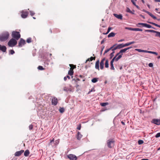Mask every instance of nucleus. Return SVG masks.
Instances as JSON below:
<instances>
[{"mask_svg": "<svg viewBox=\"0 0 160 160\" xmlns=\"http://www.w3.org/2000/svg\"><path fill=\"white\" fill-rule=\"evenodd\" d=\"M105 60V58H103L102 59V60H101L100 62H104Z\"/></svg>", "mask_w": 160, "mask_h": 160, "instance_id": "69168bd1", "label": "nucleus"}, {"mask_svg": "<svg viewBox=\"0 0 160 160\" xmlns=\"http://www.w3.org/2000/svg\"><path fill=\"white\" fill-rule=\"evenodd\" d=\"M146 27L148 28H152L153 29L155 30H157L156 29V28H155L152 27V26H151V25L148 24H146Z\"/></svg>", "mask_w": 160, "mask_h": 160, "instance_id": "cd10ccee", "label": "nucleus"}, {"mask_svg": "<svg viewBox=\"0 0 160 160\" xmlns=\"http://www.w3.org/2000/svg\"><path fill=\"white\" fill-rule=\"evenodd\" d=\"M44 64L45 65V66L46 67L48 65L49 63H48V61H45L44 62Z\"/></svg>", "mask_w": 160, "mask_h": 160, "instance_id": "09e8293b", "label": "nucleus"}, {"mask_svg": "<svg viewBox=\"0 0 160 160\" xmlns=\"http://www.w3.org/2000/svg\"><path fill=\"white\" fill-rule=\"evenodd\" d=\"M104 62H100V69L102 70L103 69L104 67Z\"/></svg>", "mask_w": 160, "mask_h": 160, "instance_id": "72a5a7b5", "label": "nucleus"}, {"mask_svg": "<svg viewBox=\"0 0 160 160\" xmlns=\"http://www.w3.org/2000/svg\"><path fill=\"white\" fill-rule=\"evenodd\" d=\"M132 48V47H128V48H125L124 49H121L119 52H120V53H125V52L128 50Z\"/></svg>", "mask_w": 160, "mask_h": 160, "instance_id": "9b49d317", "label": "nucleus"}, {"mask_svg": "<svg viewBox=\"0 0 160 160\" xmlns=\"http://www.w3.org/2000/svg\"><path fill=\"white\" fill-rule=\"evenodd\" d=\"M135 50L136 51H137L139 52H146V50H142L139 49H136Z\"/></svg>", "mask_w": 160, "mask_h": 160, "instance_id": "393cba45", "label": "nucleus"}, {"mask_svg": "<svg viewBox=\"0 0 160 160\" xmlns=\"http://www.w3.org/2000/svg\"><path fill=\"white\" fill-rule=\"evenodd\" d=\"M17 43V40L14 38H12L8 43V45L10 47H12L16 45Z\"/></svg>", "mask_w": 160, "mask_h": 160, "instance_id": "7ed1b4c3", "label": "nucleus"}, {"mask_svg": "<svg viewBox=\"0 0 160 160\" xmlns=\"http://www.w3.org/2000/svg\"><path fill=\"white\" fill-rule=\"evenodd\" d=\"M26 42L28 43H30L32 42V38H28L26 40Z\"/></svg>", "mask_w": 160, "mask_h": 160, "instance_id": "e433bc0d", "label": "nucleus"}, {"mask_svg": "<svg viewBox=\"0 0 160 160\" xmlns=\"http://www.w3.org/2000/svg\"><path fill=\"white\" fill-rule=\"evenodd\" d=\"M33 127V126L32 125V124L30 125L29 126V129L30 130H32V129Z\"/></svg>", "mask_w": 160, "mask_h": 160, "instance_id": "864d4df0", "label": "nucleus"}, {"mask_svg": "<svg viewBox=\"0 0 160 160\" xmlns=\"http://www.w3.org/2000/svg\"><path fill=\"white\" fill-rule=\"evenodd\" d=\"M9 34L8 32H5L0 35V41L4 42L6 41L9 38Z\"/></svg>", "mask_w": 160, "mask_h": 160, "instance_id": "f257e3e1", "label": "nucleus"}, {"mask_svg": "<svg viewBox=\"0 0 160 160\" xmlns=\"http://www.w3.org/2000/svg\"><path fill=\"white\" fill-rule=\"evenodd\" d=\"M12 36L13 38L16 40L19 39L21 37V35L19 32L13 31L12 33Z\"/></svg>", "mask_w": 160, "mask_h": 160, "instance_id": "f03ea898", "label": "nucleus"}, {"mask_svg": "<svg viewBox=\"0 0 160 160\" xmlns=\"http://www.w3.org/2000/svg\"><path fill=\"white\" fill-rule=\"evenodd\" d=\"M58 99L57 98L54 97L52 99V105H56L58 103Z\"/></svg>", "mask_w": 160, "mask_h": 160, "instance_id": "9d476101", "label": "nucleus"}, {"mask_svg": "<svg viewBox=\"0 0 160 160\" xmlns=\"http://www.w3.org/2000/svg\"><path fill=\"white\" fill-rule=\"evenodd\" d=\"M135 43V42L134 41H132L131 42H129L126 43H125V44H126V46H128L131 45V44H134Z\"/></svg>", "mask_w": 160, "mask_h": 160, "instance_id": "f704fd0d", "label": "nucleus"}, {"mask_svg": "<svg viewBox=\"0 0 160 160\" xmlns=\"http://www.w3.org/2000/svg\"><path fill=\"white\" fill-rule=\"evenodd\" d=\"M73 69L70 68L68 72V74L70 75V76H72L73 75Z\"/></svg>", "mask_w": 160, "mask_h": 160, "instance_id": "5701e85b", "label": "nucleus"}, {"mask_svg": "<svg viewBox=\"0 0 160 160\" xmlns=\"http://www.w3.org/2000/svg\"><path fill=\"white\" fill-rule=\"evenodd\" d=\"M114 54H113L112 53H111L110 54V59H111L112 57L114 56Z\"/></svg>", "mask_w": 160, "mask_h": 160, "instance_id": "6e6d98bb", "label": "nucleus"}, {"mask_svg": "<svg viewBox=\"0 0 160 160\" xmlns=\"http://www.w3.org/2000/svg\"><path fill=\"white\" fill-rule=\"evenodd\" d=\"M148 66L150 67H152L153 66V64L152 63H150L148 64Z\"/></svg>", "mask_w": 160, "mask_h": 160, "instance_id": "bf43d9fd", "label": "nucleus"}, {"mask_svg": "<svg viewBox=\"0 0 160 160\" xmlns=\"http://www.w3.org/2000/svg\"><path fill=\"white\" fill-rule=\"evenodd\" d=\"M26 43L25 41L22 38H21L18 42V46L22 47Z\"/></svg>", "mask_w": 160, "mask_h": 160, "instance_id": "0eeeda50", "label": "nucleus"}, {"mask_svg": "<svg viewBox=\"0 0 160 160\" xmlns=\"http://www.w3.org/2000/svg\"><path fill=\"white\" fill-rule=\"evenodd\" d=\"M81 125L80 124L79 126H78L77 128V129L78 130H80L81 129Z\"/></svg>", "mask_w": 160, "mask_h": 160, "instance_id": "680f3d73", "label": "nucleus"}, {"mask_svg": "<svg viewBox=\"0 0 160 160\" xmlns=\"http://www.w3.org/2000/svg\"><path fill=\"white\" fill-rule=\"evenodd\" d=\"M152 123L155 124L157 125H160V119H153L151 121Z\"/></svg>", "mask_w": 160, "mask_h": 160, "instance_id": "423d86ee", "label": "nucleus"}, {"mask_svg": "<svg viewBox=\"0 0 160 160\" xmlns=\"http://www.w3.org/2000/svg\"><path fill=\"white\" fill-rule=\"evenodd\" d=\"M126 11H127V12H129L130 13L132 14H134V11H133V12L131 11L128 8H127V9H126Z\"/></svg>", "mask_w": 160, "mask_h": 160, "instance_id": "4be33fe9", "label": "nucleus"}, {"mask_svg": "<svg viewBox=\"0 0 160 160\" xmlns=\"http://www.w3.org/2000/svg\"><path fill=\"white\" fill-rule=\"evenodd\" d=\"M109 49H107V50H106L105 52H104V54H105V53H107V52H109Z\"/></svg>", "mask_w": 160, "mask_h": 160, "instance_id": "052dcab7", "label": "nucleus"}, {"mask_svg": "<svg viewBox=\"0 0 160 160\" xmlns=\"http://www.w3.org/2000/svg\"><path fill=\"white\" fill-rule=\"evenodd\" d=\"M118 49V48L117 46V45L116 46H115L113 48H112V51H115V50L117 49Z\"/></svg>", "mask_w": 160, "mask_h": 160, "instance_id": "3c124183", "label": "nucleus"}, {"mask_svg": "<svg viewBox=\"0 0 160 160\" xmlns=\"http://www.w3.org/2000/svg\"><path fill=\"white\" fill-rule=\"evenodd\" d=\"M59 143V140H57L55 141V144L56 145H57Z\"/></svg>", "mask_w": 160, "mask_h": 160, "instance_id": "13d9d810", "label": "nucleus"}, {"mask_svg": "<svg viewBox=\"0 0 160 160\" xmlns=\"http://www.w3.org/2000/svg\"><path fill=\"white\" fill-rule=\"evenodd\" d=\"M30 153L29 151L28 150H26L24 152V154L25 157H28V156Z\"/></svg>", "mask_w": 160, "mask_h": 160, "instance_id": "a211bd4d", "label": "nucleus"}, {"mask_svg": "<svg viewBox=\"0 0 160 160\" xmlns=\"http://www.w3.org/2000/svg\"><path fill=\"white\" fill-rule=\"evenodd\" d=\"M146 53H151V54H153L156 55H158V53L156 52L151 51H146Z\"/></svg>", "mask_w": 160, "mask_h": 160, "instance_id": "7c9ffc66", "label": "nucleus"}, {"mask_svg": "<svg viewBox=\"0 0 160 160\" xmlns=\"http://www.w3.org/2000/svg\"><path fill=\"white\" fill-rule=\"evenodd\" d=\"M145 32H151L156 33V34L155 35V37H159L160 38V32L157 31L155 30H145Z\"/></svg>", "mask_w": 160, "mask_h": 160, "instance_id": "20e7f679", "label": "nucleus"}, {"mask_svg": "<svg viewBox=\"0 0 160 160\" xmlns=\"http://www.w3.org/2000/svg\"><path fill=\"white\" fill-rule=\"evenodd\" d=\"M108 102H103V103H101L100 104V105L101 106L103 107H104L107 105H108Z\"/></svg>", "mask_w": 160, "mask_h": 160, "instance_id": "c9c22d12", "label": "nucleus"}, {"mask_svg": "<svg viewBox=\"0 0 160 160\" xmlns=\"http://www.w3.org/2000/svg\"><path fill=\"white\" fill-rule=\"evenodd\" d=\"M142 30L141 29L139 28H134L133 31H142Z\"/></svg>", "mask_w": 160, "mask_h": 160, "instance_id": "ea45409f", "label": "nucleus"}, {"mask_svg": "<svg viewBox=\"0 0 160 160\" xmlns=\"http://www.w3.org/2000/svg\"><path fill=\"white\" fill-rule=\"evenodd\" d=\"M147 22L150 23V24H152V25H155V26H157L158 27H159V28H160V25H159L155 23H154V22H149V21H148Z\"/></svg>", "mask_w": 160, "mask_h": 160, "instance_id": "aec40b11", "label": "nucleus"}, {"mask_svg": "<svg viewBox=\"0 0 160 160\" xmlns=\"http://www.w3.org/2000/svg\"><path fill=\"white\" fill-rule=\"evenodd\" d=\"M38 68L40 70H44V69L43 68V67L41 66H38Z\"/></svg>", "mask_w": 160, "mask_h": 160, "instance_id": "79ce46f5", "label": "nucleus"}, {"mask_svg": "<svg viewBox=\"0 0 160 160\" xmlns=\"http://www.w3.org/2000/svg\"><path fill=\"white\" fill-rule=\"evenodd\" d=\"M96 58V57H91L90 58H88L87 60V62L89 61H92L93 60H95Z\"/></svg>", "mask_w": 160, "mask_h": 160, "instance_id": "2f4dec72", "label": "nucleus"}, {"mask_svg": "<svg viewBox=\"0 0 160 160\" xmlns=\"http://www.w3.org/2000/svg\"><path fill=\"white\" fill-rule=\"evenodd\" d=\"M99 60H98L96 62L95 66V68L98 69V70H99Z\"/></svg>", "mask_w": 160, "mask_h": 160, "instance_id": "dca6fc26", "label": "nucleus"}, {"mask_svg": "<svg viewBox=\"0 0 160 160\" xmlns=\"http://www.w3.org/2000/svg\"><path fill=\"white\" fill-rule=\"evenodd\" d=\"M7 50V48L5 46H2L0 44V50L2 51L3 52H6Z\"/></svg>", "mask_w": 160, "mask_h": 160, "instance_id": "ddd939ff", "label": "nucleus"}, {"mask_svg": "<svg viewBox=\"0 0 160 160\" xmlns=\"http://www.w3.org/2000/svg\"><path fill=\"white\" fill-rule=\"evenodd\" d=\"M105 67L106 68H108L109 67L108 61V60H106L105 62Z\"/></svg>", "mask_w": 160, "mask_h": 160, "instance_id": "473e14b6", "label": "nucleus"}, {"mask_svg": "<svg viewBox=\"0 0 160 160\" xmlns=\"http://www.w3.org/2000/svg\"><path fill=\"white\" fill-rule=\"evenodd\" d=\"M95 90H94V88H92L91 89V90H90L89 92L88 93V94H90L91 92H92L93 91L94 92L95 91Z\"/></svg>", "mask_w": 160, "mask_h": 160, "instance_id": "603ef678", "label": "nucleus"}, {"mask_svg": "<svg viewBox=\"0 0 160 160\" xmlns=\"http://www.w3.org/2000/svg\"><path fill=\"white\" fill-rule=\"evenodd\" d=\"M146 23H139L137 24V26L138 27H140L139 26H138V25H141L143 27H146Z\"/></svg>", "mask_w": 160, "mask_h": 160, "instance_id": "bb28decb", "label": "nucleus"}, {"mask_svg": "<svg viewBox=\"0 0 160 160\" xmlns=\"http://www.w3.org/2000/svg\"><path fill=\"white\" fill-rule=\"evenodd\" d=\"M111 28H111L110 27H108V31H107V32L106 33H103V34H104V35L108 34L110 32V31L111 30Z\"/></svg>", "mask_w": 160, "mask_h": 160, "instance_id": "4c0bfd02", "label": "nucleus"}, {"mask_svg": "<svg viewBox=\"0 0 160 160\" xmlns=\"http://www.w3.org/2000/svg\"><path fill=\"white\" fill-rule=\"evenodd\" d=\"M98 78H92V79L91 81H92V82L93 83H96L97 82H98Z\"/></svg>", "mask_w": 160, "mask_h": 160, "instance_id": "a878e982", "label": "nucleus"}, {"mask_svg": "<svg viewBox=\"0 0 160 160\" xmlns=\"http://www.w3.org/2000/svg\"><path fill=\"white\" fill-rule=\"evenodd\" d=\"M82 137V135L79 132H78L77 136V138L78 140H80Z\"/></svg>", "mask_w": 160, "mask_h": 160, "instance_id": "412c9836", "label": "nucleus"}, {"mask_svg": "<svg viewBox=\"0 0 160 160\" xmlns=\"http://www.w3.org/2000/svg\"><path fill=\"white\" fill-rule=\"evenodd\" d=\"M104 46H102V49H101V54H102V51L103 50V49H104Z\"/></svg>", "mask_w": 160, "mask_h": 160, "instance_id": "e2e57ef3", "label": "nucleus"}, {"mask_svg": "<svg viewBox=\"0 0 160 160\" xmlns=\"http://www.w3.org/2000/svg\"><path fill=\"white\" fill-rule=\"evenodd\" d=\"M68 157L70 160H76L77 159V157L75 155L72 154L68 155Z\"/></svg>", "mask_w": 160, "mask_h": 160, "instance_id": "6e6552de", "label": "nucleus"}, {"mask_svg": "<svg viewBox=\"0 0 160 160\" xmlns=\"http://www.w3.org/2000/svg\"><path fill=\"white\" fill-rule=\"evenodd\" d=\"M30 12L31 16H33L35 14V13L31 11H30Z\"/></svg>", "mask_w": 160, "mask_h": 160, "instance_id": "8fccbe9b", "label": "nucleus"}, {"mask_svg": "<svg viewBox=\"0 0 160 160\" xmlns=\"http://www.w3.org/2000/svg\"><path fill=\"white\" fill-rule=\"evenodd\" d=\"M22 17L24 18H26L28 15V13L27 12H24L23 11H22Z\"/></svg>", "mask_w": 160, "mask_h": 160, "instance_id": "f8f14e48", "label": "nucleus"}, {"mask_svg": "<svg viewBox=\"0 0 160 160\" xmlns=\"http://www.w3.org/2000/svg\"><path fill=\"white\" fill-rule=\"evenodd\" d=\"M54 142V139L53 138L52 140H51L50 141V142L49 143V145H52V142Z\"/></svg>", "mask_w": 160, "mask_h": 160, "instance_id": "5fc2aeb1", "label": "nucleus"}, {"mask_svg": "<svg viewBox=\"0 0 160 160\" xmlns=\"http://www.w3.org/2000/svg\"><path fill=\"white\" fill-rule=\"evenodd\" d=\"M117 46L118 48V49H120L126 47V44H124L123 43L120 44L118 45H117Z\"/></svg>", "mask_w": 160, "mask_h": 160, "instance_id": "f3484780", "label": "nucleus"}, {"mask_svg": "<svg viewBox=\"0 0 160 160\" xmlns=\"http://www.w3.org/2000/svg\"><path fill=\"white\" fill-rule=\"evenodd\" d=\"M147 13H148L149 15H150L152 18L154 19H157V17L153 15L152 13H151L150 12L148 11V12H147Z\"/></svg>", "mask_w": 160, "mask_h": 160, "instance_id": "6ab92c4d", "label": "nucleus"}, {"mask_svg": "<svg viewBox=\"0 0 160 160\" xmlns=\"http://www.w3.org/2000/svg\"><path fill=\"white\" fill-rule=\"evenodd\" d=\"M113 15L115 17L118 19H122V16L121 14H117L114 13L113 14Z\"/></svg>", "mask_w": 160, "mask_h": 160, "instance_id": "2eb2a0df", "label": "nucleus"}, {"mask_svg": "<svg viewBox=\"0 0 160 160\" xmlns=\"http://www.w3.org/2000/svg\"><path fill=\"white\" fill-rule=\"evenodd\" d=\"M114 143V141L112 139H109L107 141V144L108 148H112Z\"/></svg>", "mask_w": 160, "mask_h": 160, "instance_id": "39448f33", "label": "nucleus"}, {"mask_svg": "<svg viewBox=\"0 0 160 160\" xmlns=\"http://www.w3.org/2000/svg\"><path fill=\"white\" fill-rule=\"evenodd\" d=\"M134 0L135 1H137V0ZM131 1L132 2V4H133V5H134L137 8H138V9L139 8V7L138 6L136 5L135 2H134V1L133 0H131Z\"/></svg>", "mask_w": 160, "mask_h": 160, "instance_id": "c756f323", "label": "nucleus"}, {"mask_svg": "<svg viewBox=\"0 0 160 160\" xmlns=\"http://www.w3.org/2000/svg\"><path fill=\"white\" fill-rule=\"evenodd\" d=\"M140 16L141 17H142L143 19H145V17H144V16H143L141 14H140Z\"/></svg>", "mask_w": 160, "mask_h": 160, "instance_id": "338daca9", "label": "nucleus"}, {"mask_svg": "<svg viewBox=\"0 0 160 160\" xmlns=\"http://www.w3.org/2000/svg\"><path fill=\"white\" fill-rule=\"evenodd\" d=\"M120 54H121V53H120V52H119L118 53H117V54L115 55V56L112 58V59H114L115 60H116V58H117V57L118 56V55Z\"/></svg>", "mask_w": 160, "mask_h": 160, "instance_id": "49530a36", "label": "nucleus"}, {"mask_svg": "<svg viewBox=\"0 0 160 160\" xmlns=\"http://www.w3.org/2000/svg\"><path fill=\"white\" fill-rule=\"evenodd\" d=\"M114 61H115V60L114 59H112L110 62V69L111 70H114L115 69L113 65V62H114Z\"/></svg>", "mask_w": 160, "mask_h": 160, "instance_id": "4468645a", "label": "nucleus"}, {"mask_svg": "<svg viewBox=\"0 0 160 160\" xmlns=\"http://www.w3.org/2000/svg\"><path fill=\"white\" fill-rule=\"evenodd\" d=\"M105 41V38L103 39L101 42V44H102Z\"/></svg>", "mask_w": 160, "mask_h": 160, "instance_id": "0e129e2a", "label": "nucleus"}, {"mask_svg": "<svg viewBox=\"0 0 160 160\" xmlns=\"http://www.w3.org/2000/svg\"><path fill=\"white\" fill-rule=\"evenodd\" d=\"M115 33L113 32H111L108 35V38L111 37H113L115 35Z\"/></svg>", "mask_w": 160, "mask_h": 160, "instance_id": "c85d7f7f", "label": "nucleus"}, {"mask_svg": "<svg viewBox=\"0 0 160 160\" xmlns=\"http://www.w3.org/2000/svg\"><path fill=\"white\" fill-rule=\"evenodd\" d=\"M124 39H121L119 40L118 41V42H122L124 41Z\"/></svg>", "mask_w": 160, "mask_h": 160, "instance_id": "774afa93", "label": "nucleus"}, {"mask_svg": "<svg viewBox=\"0 0 160 160\" xmlns=\"http://www.w3.org/2000/svg\"><path fill=\"white\" fill-rule=\"evenodd\" d=\"M122 53L118 55V56L117 58H116L115 61H118L120 59L122 58Z\"/></svg>", "mask_w": 160, "mask_h": 160, "instance_id": "b1692460", "label": "nucleus"}, {"mask_svg": "<svg viewBox=\"0 0 160 160\" xmlns=\"http://www.w3.org/2000/svg\"><path fill=\"white\" fill-rule=\"evenodd\" d=\"M63 90L64 91L67 92L69 91V89L66 87H64Z\"/></svg>", "mask_w": 160, "mask_h": 160, "instance_id": "a18cd8bd", "label": "nucleus"}, {"mask_svg": "<svg viewBox=\"0 0 160 160\" xmlns=\"http://www.w3.org/2000/svg\"><path fill=\"white\" fill-rule=\"evenodd\" d=\"M59 111L60 112L62 113L64 111V109L63 108H61L59 109Z\"/></svg>", "mask_w": 160, "mask_h": 160, "instance_id": "58836bf2", "label": "nucleus"}, {"mask_svg": "<svg viewBox=\"0 0 160 160\" xmlns=\"http://www.w3.org/2000/svg\"><path fill=\"white\" fill-rule=\"evenodd\" d=\"M24 152V150H22L20 151L16 152L14 154V155L16 157L20 156Z\"/></svg>", "mask_w": 160, "mask_h": 160, "instance_id": "1a4fd4ad", "label": "nucleus"}, {"mask_svg": "<svg viewBox=\"0 0 160 160\" xmlns=\"http://www.w3.org/2000/svg\"><path fill=\"white\" fill-rule=\"evenodd\" d=\"M155 137L156 138H158L160 137V132L158 133L155 136Z\"/></svg>", "mask_w": 160, "mask_h": 160, "instance_id": "de8ad7c7", "label": "nucleus"}, {"mask_svg": "<svg viewBox=\"0 0 160 160\" xmlns=\"http://www.w3.org/2000/svg\"><path fill=\"white\" fill-rule=\"evenodd\" d=\"M143 142H144L142 140H139L138 141V144L139 145L141 144H142Z\"/></svg>", "mask_w": 160, "mask_h": 160, "instance_id": "a19ab883", "label": "nucleus"}, {"mask_svg": "<svg viewBox=\"0 0 160 160\" xmlns=\"http://www.w3.org/2000/svg\"><path fill=\"white\" fill-rule=\"evenodd\" d=\"M125 29L127 30H129L131 31H133L134 28L129 27H125Z\"/></svg>", "mask_w": 160, "mask_h": 160, "instance_id": "37998d69", "label": "nucleus"}, {"mask_svg": "<svg viewBox=\"0 0 160 160\" xmlns=\"http://www.w3.org/2000/svg\"><path fill=\"white\" fill-rule=\"evenodd\" d=\"M116 44H114V45H113L110 48H109V50H112V48H113L114 47H115V46H116Z\"/></svg>", "mask_w": 160, "mask_h": 160, "instance_id": "4d7b16f0", "label": "nucleus"}, {"mask_svg": "<svg viewBox=\"0 0 160 160\" xmlns=\"http://www.w3.org/2000/svg\"><path fill=\"white\" fill-rule=\"evenodd\" d=\"M9 52L10 54L12 55L15 53V52L13 50H10L9 51Z\"/></svg>", "mask_w": 160, "mask_h": 160, "instance_id": "c03bdc74", "label": "nucleus"}]
</instances>
